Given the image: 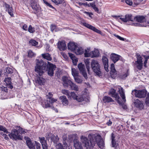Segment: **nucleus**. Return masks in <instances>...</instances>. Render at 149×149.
Instances as JSON below:
<instances>
[{"label":"nucleus","mask_w":149,"mask_h":149,"mask_svg":"<svg viewBox=\"0 0 149 149\" xmlns=\"http://www.w3.org/2000/svg\"><path fill=\"white\" fill-rule=\"evenodd\" d=\"M88 139L85 136H82L81 138V140L86 149H92L97 144L99 147L101 148H103L104 143L101 136L100 135H97L91 133L88 134Z\"/></svg>","instance_id":"1"},{"label":"nucleus","mask_w":149,"mask_h":149,"mask_svg":"<svg viewBox=\"0 0 149 149\" xmlns=\"http://www.w3.org/2000/svg\"><path fill=\"white\" fill-rule=\"evenodd\" d=\"M36 65L35 67V71L40 76H42L45 71H47L48 75L52 77L54 76V71L56 68V66L49 62L47 63L42 60H37Z\"/></svg>","instance_id":"2"},{"label":"nucleus","mask_w":149,"mask_h":149,"mask_svg":"<svg viewBox=\"0 0 149 149\" xmlns=\"http://www.w3.org/2000/svg\"><path fill=\"white\" fill-rule=\"evenodd\" d=\"M62 79L64 86H70L71 90L76 91H78V86L73 82L68 77L64 76L62 77Z\"/></svg>","instance_id":"3"},{"label":"nucleus","mask_w":149,"mask_h":149,"mask_svg":"<svg viewBox=\"0 0 149 149\" xmlns=\"http://www.w3.org/2000/svg\"><path fill=\"white\" fill-rule=\"evenodd\" d=\"M91 65V68L95 74L99 77L101 76L102 72L100 66L97 61L93 60Z\"/></svg>","instance_id":"4"},{"label":"nucleus","mask_w":149,"mask_h":149,"mask_svg":"<svg viewBox=\"0 0 149 149\" xmlns=\"http://www.w3.org/2000/svg\"><path fill=\"white\" fill-rule=\"evenodd\" d=\"M30 5L33 11L32 13L36 14L37 16L40 15L41 12V8L39 5H37L36 0H31Z\"/></svg>","instance_id":"5"},{"label":"nucleus","mask_w":149,"mask_h":149,"mask_svg":"<svg viewBox=\"0 0 149 149\" xmlns=\"http://www.w3.org/2000/svg\"><path fill=\"white\" fill-rule=\"evenodd\" d=\"M147 92L145 89L137 90L134 89L132 91V95L139 98H144L147 95Z\"/></svg>","instance_id":"6"},{"label":"nucleus","mask_w":149,"mask_h":149,"mask_svg":"<svg viewBox=\"0 0 149 149\" xmlns=\"http://www.w3.org/2000/svg\"><path fill=\"white\" fill-rule=\"evenodd\" d=\"M8 136L13 140H21L22 139V137L21 136L18 130L15 129H13L12 130L11 132L8 134Z\"/></svg>","instance_id":"7"},{"label":"nucleus","mask_w":149,"mask_h":149,"mask_svg":"<svg viewBox=\"0 0 149 149\" xmlns=\"http://www.w3.org/2000/svg\"><path fill=\"white\" fill-rule=\"evenodd\" d=\"M3 3L4 6L5 7L6 11L7 12L11 17H14V9L12 6L5 2H4Z\"/></svg>","instance_id":"8"},{"label":"nucleus","mask_w":149,"mask_h":149,"mask_svg":"<svg viewBox=\"0 0 149 149\" xmlns=\"http://www.w3.org/2000/svg\"><path fill=\"white\" fill-rule=\"evenodd\" d=\"M109 94L111 95V97L115 98V100H116L117 102H119V100L120 99V97L118 93L116 92V90L113 88L111 89L109 92Z\"/></svg>","instance_id":"9"},{"label":"nucleus","mask_w":149,"mask_h":149,"mask_svg":"<svg viewBox=\"0 0 149 149\" xmlns=\"http://www.w3.org/2000/svg\"><path fill=\"white\" fill-rule=\"evenodd\" d=\"M46 138L48 140L49 139H51L52 141H53L55 144H57L59 140V138L57 135L54 137V136L51 133H49L47 136Z\"/></svg>","instance_id":"10"},{"label":"nucleus","mask_w":149,"mask_h":149,"mask_svg":"<svg viewBox=\"0 0 149 149\" xmlns=\"http://www.w3.org/2000/svg\"><path fill=\"white\" fill-rule=\"evenodd\" d=\"M57 46L58 48L60 51H64L67 48L66 42L64 40L59 41Z\"/></svg>","instance_id":"11"},{"label":"nucleus","mask_w":149,"mask_h":149,"mask_svg":"<svg viewBox=\"0 0 149 149\" xmlns=\"http://www.w3.org/2000/svg\"><path fill=\"white\" fill-rule=\"evenodd\" d=\"M83 25L86 27L93 30V31L98 33L101 34V32L100 30L96 28L95 27L87 23L86 22L83 23Z\"/></svg>","instance_id":"12"},{"label":"nucleus","mask_w":149,"mask_h":149,"mask_svg":"<svg viewBox=\"0 0 149 149\" xmlns=\"http://www.w3.org/2000/svg\"><path fill=\"white\" fill-rule=\"evenodd\" d=\"M102 61L104 65L105 70L106 71H108V59L106 56H103Z\"/></svg>","instance_id":"13"},{"label":"nucleus","mask_w":149,"mask_h":149,"mask_svg":"<svg viewBox=\"0 0 149 149\" xmlns=\"http://www.w3.org/2000/svg\"><path fill=\"white\" fill-rule=\"evenodd\" d=\"M74 145L75 149H84L81 143L76 139L73 140Z\"/></svg>","instance_id":"14"},{"label":"nucleus","mask_w":149,"mask_h":149,"mask_svg":"<svg viewBox=\"0 0 149 149\" xmlns=\"http://www.w3.org/2000/svg\"><path fill=\"white\" fill-rule=\"evenodd\" d=\"M56 149H72V148H70L67 143H64L63 146L61 143H58L56 146Z\"/></svg>","instance_id":"15"},{"label":"nucleus","mask_w":149,"mask_h":149,"mask_svg":"<svg viewBox=\"0 0 149 149\" xmlns=\"http://www.w3.org/2000/svg\"><path fill=\"white\" fill-rule=\"evenodd\" d=\"M41 143L43 149H47L48 146L46 140L45 139L44 137H39V138Z\"/></svg>","instance_id":"16"},{"label":"nucleus","mask_w":149,"mask_h":149,"mask_svg":"<svg viewBox=\"0 0 149 149\" xmlns=\"http://www.w3.org/2000/svg\"><path fill=\"white\" fill-rule=\"evenodd\" d=\"M77 45L75 43L73 42H69L68 45V49L74 52L75 49L77 48Z\"/></svg>","instance_id":"17"},{"label":"nucleus","mask_w":149,"mask_h":149,"mask_svg":"<svg viewBox=\"0 0 149 149\" xmlns=\"http://www.w3.org/2000/svg\"><path fill=\"white\" fill-rule=\"evenodd\" d=\"M26 144L30 149H35V144L32 142L31 139L28 138L26 141Z\"/></svg>","instance_id":"18"},{"label":"nucleus","mask_w":149,"mask_h":149,"mask_svg":"<svg viewBox=\"0 0 149 149\" xmlns=\"http://www.w3.org/2000/svg\"><path fill=\"white\" fill-rule=\"evenodd\" d=\"M120 56L115 53H112L110 56V59L115 63L120 59Z\"/></svg>","instance_id":"19"},{"label":"nucleus","mask_w":149,"mask_h":149,"mask_svg":"<svg viewBox=\"0 0 149 149\" xmlns=\"http://www.w3.org/2000/svg\"><path fill=\"white\" fill-rule=\"evenodd\" d=\"M134 103L135 106L137 108H138L141 109L143 108L144 106L143 104L139 99H136L134 102Z\"/></svg>","instance_id":"20"},{"label":"nucleus","mask_w":149,"mask_h":149,"mask_svg":"<svg viewBox=\"0 0 149 149\" xmlns=\"http://www.w3.org/2000/svg\"><path fill=\"white\" fill-rule=\"evenodd\" d=\"M54 103H51L49 100H44L42 102L41 104L42 107L45 108H47L50 107L51 105H52Z\"/></svg>","instance_id":"21"},{"label":"nucleus","mask_w":149,"mask_h":149,"mask_svg":"<svg viewBox=\"0 0 149 149\" xmlns=\"http://www.w3.org/2000/svg\"><path fill=\"white\" fill-rule=\"evenodd\" d=\"M90 57L91 58L97 57L99 56L100 52L97 49H95L94 51L90 52Z\"/></svg>","instance_id":"22"},{"label":"nucleus","mask_w":149,"mask_h":149,"mask_svg":"<svg viewBox=\"0 0 149 149\" xmlns=\"http://www.w3.org/2000/svg\"><path fill=\"white\" fill-rule=\"evenodd\" d=\"M53 95L51 92L49 93L47 95H46L47 98L49 100L51 103H54L57 101V100L54 99L52 97Z\"/></svg>","instance_id":"23"},{"label":"nucleus","mask_w":149,"mask_h":149,"mask_svg":"<svg viewBox=\"0 0 149 149\" xmlns=\"http://www.w3.org/2000/svg\"><path fill=\"white\" fill-rule=\"evenodd\" d=\"M60 99L61 100L62 104L65 106L69 104L68 100L65 96L63 95L60 97Z\"/></svg>","instance_id":"24"},{"label":"nucleus","mask_w":149,"mask_h":149,"mask_svg":"<svg viewBox=\"0 0 149 149\" xmlns=\"http://www.w3.org/2000/svg\"><path fill=\"white\" fill-rule=\"evenodd\" d=\"M102 101L105 104L114 102V100L111 97L107 96H105L103 97Z\"/></svg>","instance_id":"25"},{"label":"nucleus","mask_w":149,"mask_h":149,"mask_svg":"<svg viewBox=\"0 0 149 149\" xmlns=\"http://www.w3.org/2000/svg\"><path fill=\"white\" fill-rule=\"evenodd\" d=\"M125 17L127 22L129 21L133 22L134 18H133V16L131 14H127L125 15Z\"/></svg>","instance_id":"26"},{"label":"nucleus","mask_w":149,"mask_h":149,"mask_svg":"<svg viewBox=\"0 0 149 149\" xmlns=\"http://www.w3.org/2000/svg\"><path fill=\"white\" fill-rule=\"evenodd\" d=\"M42 57L47 60L49 61H51L52 60V58L51 55L48 53H46L43 54H41Z\"/></svg>","instance_id":"27"},{"label":"nucleus","mask_w":149,"mask_h":149,"mask_svg":"<svg viewBox=\"0 0 149 149\" xmlns=\"http://www.w3.org/2000/svg\"><path fill=\"white\" fill-rule=\"evenodd\" d=\"M136 21L138 22H140L142 24V22H143L145 21V17L143 16H136L134 17Z\"/></svg>","instance_id":"28"},{"label":"nucleus","mask_w":149,"mask_h":149,"mask_svg":"<svg viewBox=\"0 0 149 149\" xmlns=\"http://www.w3.org/2000/svg\"><path fill=\"white\" fill-rule=\"evenodd\" d=\"M113 17L116 19V20L120 23H122V22L125 23L127 22V21L125 19V18H122L120 17L119 16H113Z\"/></svg>","instance_id":"29"},{"label":"nucleus","mask_w":149,"mask_h":149,"mask_svg":"<svg viewBox=\"0 0 149 149\" xmlns=\"http://www.w3.org/2000/svg\"><path fill=\"white\" fill-rule=\"evenodd\" d=\"M13 71L12 68H7L6 69V71L4 74L6 76H8V74H11L13 73Z\"/></svg>","instance_id":"30"},{"label":"nucleus","mask_w":149,"mask_h":149,"mask_svg":"<svg viewBox=\"0 0 149 149\" xmlns=\"http://www.w3.org/2000/svg\"><path fill=\"white\" fill-rule=\"evenodd\" d=\"M44 80V79L42 77H38L37 78L36 82L39 85H41L43 84V81Z\"/></svg>","instance_id":"31"},{"label":"nucleus","mask_w":149,"mask_h":149,"mask_svg":"<svg viewBox=\"0 0 149 149\" xmlns=\"http://www.w3.org/2000/svg\"><path fill=\"white\" fill-rule=\"evenodd\" d=\"M78 48L77 50L75 49V53L77 55L82 54L84 53V50L81 47H77Z\"/></svg>","instance_id":"32"},{"label":"nucleus","mask_w":149,"mask_h":149,"mask_svg":"<svg viewBox=\"0 0 149 149\" xmlns=\"http://www.w3.org/2000/svg\"><path fill=\"white\" fill-rule=\"evenodd\" d=\"M29 44L30 45L32 46H36L38 45V42L36 41L35 40L33 39H31L29 41Z\"/></svg>","instance_id":"33"},{"label":"nucleus","mask_w":149,"mask_h":149,"mask_svg":"<svg viewBox=\"0 0 149 149\" xmlns=\"http://www.w3.org/2000/svg\"><path fill=\"white\" fill-rule=\"evenodd\" d=\"M129 72L128 70L126 73L124 74H120L119 76L120 78L123 79H125L129 75Z\"/></svg>","instance_id":"34"},{"label":"nucleus","mask_w":149,"mask_h":149,"mask_svg":"<svg viewBox=\"0 0 149 149\" xmlns=\"http://www.w3.org/2000/svg\"><path fill=\"white\" fill-rule=\"evenodd\" d=\"M137 61L135 62V63H143L142 57L139 54H136Z\"/></svg>","instance_id":"35"},{"label":"nucleus","mask_w":149,"mask_h":149,"mask_svg":"<svg viewBox=\"0 0 149 149\" xmlns=\"http://www.w3.org/2000/svg\"><path fill=\"white\" fill-rule=\"evenodd\" d=\"M78 67L80 72L84 71V70H85L84 65L83 64L81 63H80L78 64Z\"/></svg>","instance_id":"36"},{"label":"nucleus","mask_w":149,"mask_h":149,"mask_svg":"<svg viewBox=\"0 0 149 149\" xmlns=\"http://www.w3.org/2000/svg\"><path fill=\"white\" fill-rule=\"evenodd\" d=\"M72 74L74 77L78 76L79 73L78 71L76 70L75 68L72 69Z\"/></svg>","instance_id":"37"},{"label":"nucleus","mask_w":149,"mask_h":149,"mask_svg":"<svg viewBox=\"0 0 149 149\" xmlns=\"http://www.w3.org/2000/svg\"><path fill=\"white\" fill-rule=\"evenodd\" d=\"M28 31L30 33H33L35 31V28L34 27H32V26L30 25L28 28Z\"/></svg>","instance_id":"38"},{"label":"nucleus","mask_w":149,"mask_h":149,"mask_svg":"<svg viewBox=\"0 0 149 149\" xmlns=\"http://www.w3.org/2000/svg\"><path fill=\"white\" fill-rule=\"evenodd\" d=\"M69 96L70 97H68L69 99L72 98L74 100H76L77 96L74 92H71L70 93Z\"/></svg>","instance_id":"39"},{"label":"nucleus","mask_w":149,"mask_h":149,"mask_svg":"<svg viewBox=\"0 0 149 149\" xmlns=\"http://www.w3.org/2000/svg\"><path fill=\"white\" fill-rule=\"evenodd\" d=\"M120 97H122L123 101L125 102L126 101L125 99V93L124 91L122 90L119 93Z\"/></svg>","instance_id":"40"},{"label":"nucleus","mask_w":149,"mask_h":149,"mask_svg":"<svg viewBox=\"0 0 149 149\" xmlns=\"http://www.w3.org/2000/svg\"><path fill=\"white\" fill-rule=\"evenodd\" d=\"M0 131H3L7 134L9 133L6 127L1 125H0Z\"/></svg>","instance_id":"41"},{"label":"nucleus","mask_w":149,"mask_h":149,"mask_svg":"<svg viewBox=\"0 0 149 149\" xmlns=\"http://www.w3.org/2000/svg\"><path fill=\"white\" fill-rule=\"evenodd\" d=\"M75 100L79 102H82L84 101V98L83 96V95H80L77 96V98Z\"/></svg>","instance_id":"42"},{"label":"nucleus","mask_w":149,"mask_h":149,"mask_svg":"<svg viewBox=\"0 0 149 149\" xmlns=\"http://www.w3.org/2000/svg\"><path fill=\"white\" fill-rule=\"evenodd\" d=\"M61 93L63 94L67 95L68 98L70 97L69 95L70 93L69 91L65 89H63L61 91Z\"/></svg>","instance_id":"43"},{"label":"nucleus","mask_w":149,"mask_h":149,"mask_svg":"<svg viewBox=\"0 0 149 149\" xmlns=\"http://www.w3.org/2000/svg\"><path fill=\"white\" fill-rule=\"evenodd\" d=\"M136 65V68L139 70H141L142 68L143 65V63H135Z\"/></svg>","instance_id":"44"},{"label":"nucleus","mask_w":149,"mask_h":149,"mask_svg":"<svg viewBox=\"0 0 149 149\" xmlns=\"http://www.w3.org/2000/svg\"><path fill=\"white\" fill-rule=\"evenodd\" d=\"M11 78L10 77L6 78L4 80V81L7 85L11 84Z\"/></svg>","instance_id":"45"},{"label":"nucleus","mask_w":149,"mask_h":149,"mask_svg":"<svg viewBox=\"0 0 149 149\" xmlns=\"http://www.w3.org/2000/svg\"><path fill=\"white\" fill-rule=\"evenodd\" d=\"M52 2L54 3L56 5H58L59 4H61L63 1V0H51Z\"/></svg>","instance_id":"46"},{"label":"nucleus","mask_w":149,"mask_h":149,"mask_svg":"<svg viewBox=\"0 0 149 149\" xmlns=\"http://www.w3.org/2000/svg\"><path fill=\"white\" fill-rule=\"evenodd\" d=\"M44 3L47 6H49L50 8H52L53 9H55V8L53 6L51 5L49 3L47 2L46 0H43Z\"/></svg>","instance_id":"47"},{"label":"nucleus","mask_w":149,"mask_h":149,"mask_svg":"<svg viewBox=\"0 0 149 149\" xmlns=\"http://www.w3.org/2000/svg\"><path fill=\"white\" fill-rule=\"evenodd\" d=\"M35 55L34 54L31 50L29 51L28 53V56L29 58H32Z\"/></svg>","instance_id":"48"},{"label":"nucleus","mask_w":149,"mask_h":149,"mask_svg":"<svg viewBox=\"0 0 149 149\" xmlns=\"http://www.w3.org/2000/svg\"><path fill=\"white\" fill-rule=\"evenodd\" d=\"M110 69L112 72L115 73L116 72V71L115 68V65L113 63H112L111 65Z\"/></svg>","instance_id":"49"},{"label":"nucleus","mask_w":149,"mask_h":149,"mask_svg":"<svg viewBox=\"0 0 149 149\" xmlns=\"http://www.w3.org/2000/svg\"><path fill=\"white\" fill-rule=\"evenodd\" d=\"M145 103L148 106H149V93H148L147 97L146 98Z\"/></svg>","instance_id":"50"},{"label":"nucleus","mask_w":149,"mask_h":149,"mask_svg":"<svg viewBox=\"0 0 149 149\" xmlns=\"http://www.w3.org/2000/svg\"><path fill=\"white\" fill-rule=\"evenodd\" d=\"M119 101L118 102L120 105H121L122 107L124 109H127V105H126L125 104L123 103L122 102H121L120 100H119Z\"/></svg>","instance_id":"51"},{"label":"nucleus","mask_w":149,"mask_h":149,"mask_svg":"<svg viewBox=\"0 0 149 149\" xmlns=\"http://www.w3.org/2000/svg\"><path fill=\"white\" fill-rule=\"evenodd\" d=\"M75 81L78 83H81L82 82V80L78 76L74 77Z\"/></svg>","instance_id":"52"},{"label":"nucleus","mask_w":149,"mask_h":149,"mask_svg":"<svg viewBox=\"0 0 149 149\" xmlns=\"http://www.w3.org/2000/svg\"><path fill=\"white\" fill-rule=\"evenodd\" d=\"M18 130L19 131V132L20 134H24L26 133L25 130L23 129L20 127L19 129H18Z\"/></svg>","instance_id":"53"},{"label":"nucleus","mask_w":149,"mask_h":149,"mask_svg":"<svg viewBox=\"0 0 149 149\" xmlns=\"http://www.w3.org/2000/svg\"><path fill=\"white\" fill-rule=\"evenodd\" d=\"M72 62L73 63V64L74 65H76L77 64V62L78 61V59L76 57H74L73 59H72Z\"/></svg>","instance_id":"54"},{"label":"nucleus","mask_w":149,"mask_h":149,"mask_svg":"<svg viewBox=\"0 0 149 149\" xmlns=\"http://www.w3.org/2000/svg\"><path fill=\"white\" fill-rule=\"evenodd\" d=\"M84 56L85 57H90V52L88 53V51L87 50H85L84 53Z\"/></svg>","instance_id":"55"},{"label":"nucleus","mask_w":149,"mask_h":149,"mask_svg":"<svg viewBox=\"0 0 149 149\" xmlns=\"http://www.w3.org/2000/svg\"><path fill=\"white\" fill-rule=\"evenodd\" d=\"M86 6L88 7H91L93 8L94 6H95V4L94 2V3H87L86 4Z\"/></svg>","instance_id":"56"},{"label":"nucleus","mask_w":149,"mask_h":149,"mask_svg":"<svg viewBox=\"0 0 149 149\" xmlns=\"http://www.w3.org/2000/svg\"><path fill=\"white\" fill-rule=\"evenodd\" d=\"M80 73L82 74L83 76L86 79H87L88 77L85 70H84V71H83L80 72Z\"/></svg>","instance_id":"57"},{"label":"nucleus","mask_w":149,"mask_h":149,"mask_svg":"<svg viewBox=\"0 0 149 149\" xmlns=\"http://www.w3.org/2000/svg\"><path fill=\"white\" fill-rule=\"evenodd\" d=\"M86 68L88 71V72H89L90 70V67H89V62L87 61L85 63Z\"/></svg>","instance_id":"58"},{"label":"nucleus","mask_w":149,"mask_h":149,"mask_svg":"<svg viewBox=\"0 0 149 149\" xmlns=\"http://www.w3.org/2000/svg\"><path fill=\"white\" fill-rule=\"evenodd\" d=\"M111 144H112V147H117V146L116 145V142L115 140H111Z\"/></svg>","instance_id":"59"},{"label":"nucleus","mask_w":149,"mask_h":149,"mask_svg":"<svg viewBox=\"0 0 149 149\" xmlns=\"http://www.w3.org/2000/svg\"><path fill=\"white\" fill-rule=\"evenodd\" d=\"M35 142L36 145V149H40L41 147L40 143L36 141H35Z\"/></svg>","instance_id":"60"},{"label":"nucleus","mask_w":149,"mask_h":149,"mask_svg":"<svg viewBox=\"0 0 149 149\" xmlns=\"http://www.w3.org/2000/svg\"><path fill=\"white\" fill-rule=\"evenodd\" d=\"M125 3L127 4L130 6H132V0H125Z\"/></svg>","instance_id":"61"},{"label":"nucleus","mask_w":149,"mask_h":149,"mask_svg":"<svg viewBox=\"0 0 149 149\" xmlns=\"http://www.w3.org/2000/svg\"><path fill=\"white\" fill-rule=\"evenodd\" d=\"M114 36L118 39H119L120 40L122 41H124L125 40L124 38L122 37L119 35H114Z\"/></svg>","instance_id":"62"},{"label":"nucleus","mask_w":149,"mask_h":149,"mask_svg":"<svg viewBox=\"0 0 149 149\" xmlns=\"http://www.w3.org/2000/svg\"><path fill=\"white\" fill-rule=\"evenodd\" d=\"M84 13L88 15L90 17H92V15H93L92 13L86 11H84Z\"/></svg>","instance_id":"63"},{"label":"nucleus","mask_w":149,"mask_h":149,"mask_svg":"<svg viewBox=\"0 0 149 149\" xmlns=\"http://www.w3.org/2000/svg\"><path fill=\"white\" fill-rule=\"evenodd\" d=\"M27 25L26 24H24L22 26V29L25 30L27 31L28 30Z\"/></svg>","instance_id":"64"}]
</instances>
